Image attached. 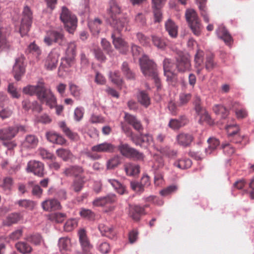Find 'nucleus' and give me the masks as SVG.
<instances>
[{
	"label": "nucleus",
	"mask_w": 254,
	"mask_h": 254,
	"mask_svg": "<svg viewBox=\"0 0 254 254\" xmlns=\"http://www.w3.org/2000/svg\"><path fill=\"white\" fill-rule=\"evenodd\" d=\"M139 62L143 75L146 77H152L154 80L157 88H159L160 79L158 77L156 64L146 55H144L141 58H140Z\"/></svg>",
	"instance_id": "1"
},
{
	"label": "nucleus",
	"mask_w": 254,
	"mask_h": 254,
	"mask_svg": "<svg viewBox=\"0 0 254 254\" xmlns=\"http://www.w3.org/2000/svg\"><path fill=\"white\" fill-rule=\"evenodd\" d=\"M115 149V146L113 144L105 142L93 146L90 150L86 151L85 154L88 158L96 160L102 158L99 153H112Z\"/></svg>",
	"instance_id": "2"
},
{
	"label": "nucleus",
	"mask_w": 254,
	"mask_h": 254,
	"mask_svg": "<svg viewBox=\"0 0 254 254\" xmlns=\"http://www.w3.org/2000/svg\"><path fill=\"white\" fill-rule=\"evenodd\" d=\"M186 20L192 33L196 36H199L202 26L196 11L192 9H187L185 13Z\"/></svg>",
	"instance_id": "3"
},
{
	"label": "nucleus",
	"mask_w": 254,
	"mask_h": 254,
	"mask_svg": "<svg viewBox=\"0 0 254 254\" xmlns=\"http://www.w3.org/2000/svg\"><path fill=\"white\" fill-rule=\"evenodd\" d=\"M60 19L64 23L66 30L73 33L76 27L77 18L65 6H63L60 15Z\"/></svg>",
	"instance_id": "4"
},
{
	"label": "nucleus",
	"mask_w": 254,
	"mask_h": 254,
	"mask_svg": "<svg viewBox=\"0 0 254 254\" xmlns=\"http://www.w3.org/2000/svg\"><path fill=\"white\" fill-rule=\"evenodd\" d=\"M27 131L25 126L16 125L0 129V139L10 140L15 137L18 132L25 133Z\"/></svg>",
	"instance_id": "5"
},
{
	"label": "nucleus",
	"mask_w": 254,
	"mask_h": 254,
	"mask_svg": "<svg viewBox=\"0 0 254 254\" xmlns=\"http://www.w3.org/2000/svg\"><path fill=\"white\" fill-rule=\"evenodd\" d=\"M175 60L176 66L178 72L184 73L190 70L191 59L188 54L179 51L177 53Z\"/></svg>",
	"instance_id": "6"
},
{
	"label": "nucleus",
	"mask_w": 254,
	"mask_h": 254,
	"mask_svg": "<svg viewBox=\"0 0 254 254\" xmlns=\"http://www.w3.org/2000/svg\"><path fill=\"white\" fill-rule=\"evenodd\" d=\"M44 41L48 46L51 45L53 43H56L59 45L63 46L66 43V39L62 30H50L48 31Z\"/></svg>",
	"instance_id": "7"
},
{
	"label": "nucleus",
	"mask_w": 254,
	"mask_h": 254,
	"mask_svg": "<svg viewBox=\"0 0 254 254\" xmlns=\"http://www.w3.org/2000/svg\"><path fill=\"white\" fill-rule=\"evenodd\" d=\"M118 149L121 154L127 158H132L138 160L143 159L144 155L142 153L131 147L127 143H121L118 146Z\"/></svg>",
	"instance_id": "8"
},
{
	"label": "nucleus",
	"mask_w": 254,
	"mask_h": 254,
	"mask_svg": "<svg viewBox=\"0 0 254 254\" xmlns=\"http://www.w3.org/2000/svg\"><path fill=\"white\" fill-rule=\"evenodd\" d=\"M32 20V13L28 6H25L23 11V17L19 29L22 36L26 35L29 31Z\"/></svg>",
	"instance_id": "9"
},
{
	"label": "nucleus",
	"mask_w": 254,
	"mask_h": 254,
	"mask_svg": "<svg viewBox=\"0 0 254 254\" xmlns=\"http://www.w3.org/2000/svg\"><path fill=\"white\" fill-rule=\"evenodd\" d=\"M112 16L111 18H108V21L111 27L114 29L113 32L120 35L121 32L125 29L127 30V26L128 20L126 17H117Z\"/></svg>",
	"instance_id": "10"
},
{
	"label": "nucleus",
	"mask_w": 254,
	"mask_h": 254,
	"mask_svg": "<svg viewBox=\"0 0 254 254\" xmlns=\"http://www.w3.org/2000/svg\"><path fill=\"white\" fill-rule=\"evenodd\" d=\"M78 234L82 254H91L92 246L87 238L85 230H80Z\"/></svg>",
	"instance_id": "11"
},
{
	"label": "nucleus",
	"mask_w": 254,
	"mask_h": 254,
	"mask_svg": "<svg viewBox=\"0 0 254 254\" xmlns=\"http://www.w3.org/2000/svg\"><path fill=\"white\" fill-rule=\"evenodd\" d=\"M60 50L53 49L49 54L45 63V66L48 69L52 70L57 67L60 57Z\"/></svg>",
	"instance_id": "12"
},
{
	"label": "nucleus",
	"mask_w": 254,
	"mask_h": 254,
	"mask_svg": "<svg viewBox=\"0 0 254 254\" xmlns=\"http://www.w3.org/2000/svg\"><path fill=\"white\" fill-rule=\"evenodd\" d=\"M27 170L32 172L39 177H43L45 175L44 165L43 163L36 160H31L27 164Z\"/></svg>",
	"instance_id": "13"
},
{
	"label": "nucleus",
	"mask_w": 254,
	"mask_h": 254,
	"mask_svg": "<svg viewBox=\"0 0 254 254\" xmlns=\"http://www.w3.org/2000/svg\"><path fill=\"white\" fill-rule=\"evenodd\" d=\"M45 89L44 83L42 81H39L37 85H28L25 87L23 89V92L24 93L30 95L36 94L38 98L40 99L39 95H41L43 93Z\"/></svg>",
	"instance_id": "14"
},
{
	"label": "nucleus",
	"mask_w": 254,
	"mask_h": 254,
	"mask_svg": "<svg viewBox=\"0 0 254 254\" xmlns=\"http://www.w3.org/2000/svg\"><path fill=\"white\" fill-rule=\"evenodd\" d=\"M24 59V57L21 56L15 60V63L13 67V73L17 80H19L21 76L25 72Z\"/></svg>",
	"instance_id": "15"
},
{
	"label": "nucleus",
	"mask_w": 254,
	"mask_h": 254,
	"mask_svg": "<svg viewBox=\"0 0 254 254\" xmlns=\"http://www.w3.org/2000/svg\"><path fill=\"white\" fill-rule=\"evenodd\" d=\"M76 45L74 42H70L67 44L65 51V61L68 66H71L76 56Z\"/></svg>",
	"instance_id": "16"
},
{
	"label": "nucleus",
	"mask_w": 254,
	"mask_h": 254,
	"mask_svg": "<svg viewBox=\"0 0 254 254\" xmlns=\"http://www.w3.org/2000/svg\"><path fill=\"white\" fill-rule=\"evenodd\" d=\"M42 207L43 210L48 212L59 210L62 208L60 201L56 198H49L43 201Z\"/></svg>",
	"instance_id": "17"
},
{
	"label": "nucleus",
	"mask_w": 254,
	"mask_h": 254,
	"mask_svg": "<svg viewBox=\"0 0 254 254\" xmlns=\"http://www.w3.org/2000/svg\"><path fill=\"white\" fill-rule=\"evenodd\" d=\"M111 37L115 47L119 49L121 53H126L128 50L127 43L120 37V35L115 32L112 33Z\"/></svg>",
	"instance_id": "18"
},
{
	"label": "nucleus",
	"mask_w": 254,
	"mask_h": 254,
	"mask_svg": "<svg viewBox=\"0 0 254 254\" xmlns=\"http://www.w3.org/2000/svg\"><path fill=\"white\" fill-rule=\"evenodd\" d=\"M193 139V135L190 133L182 132L179 133L176 136L177 143L184 147L190 146Z\"/></svg>",
	"instance_id": "19"
},
{
	"label": "nucleus",
	"mask_w": 254,
	"mask_h": 254,
	"mask_svg": "<svg viewBox=\"0 0 254 254\" xmlns=\"http://www.w3.org/2000/svg\"><path fill=\"white\" fill-rule=\"evenodd\" d=\"M116 195L115 194H110L104 197H99L93 201V205L95 206H103L116 202Z\"/></svg>",
	"instance_id": "20"
},
{
	"label": "nucleus",
	"mask_w": 254,
	"mask_h": 254,
	"mask_svg": "<svg viewBox=\"0 0 254 254\" xmlns=\"http://www.w3.org/2000/svg\"><path fill=\"white\" fill-rule=\"evenodd\" d=\"M40 96V100L43 103H46L50 108L55 106L56 99L51 91L45 89L43 93Z\"/></svg>",
	"instance_id": "21"
},
{
	"label": "nucleus",
	"mask_w": 254,
	"mask_h": 254,
	"mask_svg": "<svg viewBox=\"0 0 254 254\" xmlns=\"http://www.w3.org/2000/svg\"><path fill=\"white\" fill-rule=\"evenodd\" d=\"M84 172V169L78 165L70 166L64 169L63 174L66 177L73 176L75 178H78Z\"/></svg>",
	"instance_id": "22"
},
{
	"label": "nucleus",
	"mask_w": 254,
	"mask_h": 254,
	"mask_svg": "<svg viewBox=\"0 0 254 254\" xmlns=\"http://www.w3.org/2000/svg\"><path fill=\"white\" fill-rule=\"evenodd\" d=\"M144 208L138 205H130L129 216L134 221L140 220L141 216L144 214Z\"/></svg>",
	"instance_id": "23"
},
{
	"label": "nucleus",
	"mask_w": 254,
	"mask_h": 254,
	"mask_svg": "<svg viewBox=\"0 0 254 254\" xmlns=\"http://www.w3.org/2000/svg\"><path fill=\"white\" fill-rule=\"evenodd\" d=\"M126 121L131 125L134 129L140 132L143 129V127L140 122L135 116L126 113L125 116Z\"/></svg>",
	"instance_id": "24"
},
{
	"label": "nucleus",
	"mask_w": 254,
	"mask_h": 254,
	"mask_svg": "<svg viewBox=\"0 0 254 254\" xmlns=\"http://www.w3.org/2000/svg\"><path fill=\"white\" fill-rule=\"evenodd\" d=\"M59 246L63 254H67L71 251V244L70 239L68 237H63L59 240Z\"/></svg>",
	"instance_id": "25"
},
{
	"label": "nucleus",
	"mask_w": 254,
	"mask_h": 254,
	"mask_svg": "<svg viewBox=\"0 0 254 254\" xmlns=\"http://www.w3.org/2000/svg\"><path fill=\"white\" fill-rule=\"evenodd\" d=\"M218 36L223 40L227 45H231L233 43V39L227 30L224 27H219L217 31Z\"/></svg>",
	"instance_id": "26"
},
{
	"label": "nucleus",
	"mask_w": 254,
	"mask_h": 254,
	"mask_svg": "<svg viewBox=\"0 0 254 254\" xmlns=\"http://www.w3.org/2000/svg\"><path fill=\"white\" fill-rule=\"evenodd\" d=\"M99 229L103 236H106L109 239H113L116 237V233L111 226L101 224L99 225Z\"/></svg>",
	"instance_id": "27"
},
{
	"label": "nucleus",
	"mask_w": 254,
	"mask_h": 254,
	"mask_svg": "<svg viewBox=\"0 0 254 254\" xmlns=\"http://www.w3.org/2000/svg\"><path fill=\"white\" fill-rule=\"evenodd\" d=\"M58 125L65 135L71 140H76L78 139L77 133L72 131L64 121L60 122Z\"/></svg>",
	"instance_id": "28"
},
{
	"label": "nucleus",
	"mask_w": 254,
	"mask_h": 254,
	"mask_svg": "<svg viewBox=\"0 0 254 254\" xmlns=\"http://www.w3.org/2000/svg\"><path fill=\"white\" fill-rule=\"evenodd\" d=\"M85 179L84 176H80L73 179L70 187V189L75 192H80L83 188L85 183Z\"/></svg>",
	"instance_id": "29"
},
{
	"label": "nucleus",
	"mask_w": 254,
	"mask_h": 254,
	"mask_svg": "<svg viewBox=\"0 0 254 254\" xmlns=\"http://www.w3.org/2000/svg\"><path fill=\"white\" fill-rule=\"evenodd\" d=\"M188 123V120L186 116H183L179 119L170 120L168 126L172 129H179L181 127L185 126Z\"/></svg>",
	"instance_id": "30"
},
{
	"label": "nucleus",
	"mask_w": 254,
	"mask_h": 254,
	"mask_svg": "<svg viewBox=\"0 0 254 254\" xmlns=\"http://www.w3.org/2000/svg\"><path fill=\"white\" fill-rule=\"evenodd\" d=\"M232 107L238 119H242L248 116V113L246 109L242 107L241 105L239 103H233Z\"/></svg>",
	"instance_id": "31"
},
{
	"label": "nucleus",
	"mask_w": 254,
	"mask_h": 254,
	"mask_svg": "<svg viewBox=\"0 0 254 254\" xmlns=\"http://www.w3.org/2000/svg\"><path fill=\"white\" fill-rule=\"evenodd\" d=\"M109 6V18H111L112 16H114L115 18L119 17L118 15L121 13V8L117 1L115 0H110Z\"/></svg>",
	"instance_id": "32"
},
{
	"label": "nucleus",
	"mask_w": 254,
	"mask_h": 254,
	"mask_svg": "<svg viewBox=\"0 0 254 254\" xmlns=\"http://www.w3.org/2000/svg\"><path fill=\"white\" fill-rule=\"evenodd\" d=\"M165 28L169 35L175 38L178 35V27L171 19H169L165 23Z\"/></svg>",
	"instance_id": "33"
},
{
	"label": "nucleus",
	"mask_w": 254,
	"mask_h": 254,
	"mask_svg": "<svg viewBox=\"0 0 254 254\" xmlns=\"http://www.w3.org/2000/svg\"><path fill=\"white\" fill-rule=\"evenodd\" d=\"M108 181L118 193L123 194L126 192L125 186L118 181L115 179H109Z\"/></svg>",
	"instance_id": "34"
},
{
	"label": "nucleus",
	"mask_w": 254,
	"mask_h": 254,
	"mask_svg": "<svg viewBox=\"0 0 254 254\" xmlns=\"http://www.w3.org/2000/svg\"><path fill=\"white\" fill-rule=\"evenodd\" d=\"M204 53L201 50H198L196 54L195 55L194 57V62H195V66L196 68H197V73L199 74L203 66V57Z\"/></svg>",
	"instance_id": "35"
},
{
	"label": "nucleus",
	"mask_w": 254,
	"mask_h": 254,
	"mask_svg": "<svg viewBox=\"0 0 254 254\" xmlns=\"http://www.w3.org/2000/svg\"><path fill=\"white\" fill-rule=\"evenodd\" d=\"M38 142V138L33 135H27L23 143L24 147L33 148L37 146Z\"/></svg>",
	"instance_id": "36"
},
{
	"label": "nucleus",
	"mask_w": 254,
	"mask_h": 254,
	"mask_svg": "<svg viewBox=\"0 0 254 254\" xmlns=\"http://www.w3.org/2000/svg\"><path fill=\"white\" fill-rule=\"evenodd\" d=\"M191 161L188 158L179 159L174 163V166L181 169H186L191 165Z\"/></svg>",
	"instance_id": "37"
},
{
	"label": "nucleus",
	"mask_w": 254,
	"mask_h": 254,
	"mask_svg": "<svg viewBox=\"0 0 254 254\" xmlns=\"http://www.w3.org/2000/svg\"><path fill=\"white\" fill-rule=\"evenodd\" d=\"M125 170L128 176H134L139 173V166L131 163L126 164L125 165Z\"/></svg>",
	"instance_id": "38"
},
{
	"label": "nucleus",
	"mask_w": 254,
	"mask_h": 254,
	"mask_svg": "<svg viewBox=\"0 0 254 254\" xmlns=\"http://www.w3.org/2000/svg\"><path fill=\"white\" fill-rule=\"evenodd\" d=\"M20 218L19 214L11 213L6 217L3 223L4 225L10 226L18 222L20 220Z\"/></svg>",
	"instance_id": "39"
},
{
	"label": "nucleus",
	"mask_w": 254,
	"mask_h": 254,
	"mask_svg": "<svg viewBox=\"0 0 254 254\" xmlns=\"http://www.w3.org/2000/svg\"><path fill=\"white\" fill-rule=\"evenodd\" d=\"M57 155L62 158L64 161H67L72 158V154L68 149L64 148H60L56 151Z\"/></svg>",
	"instance_id": "40"
},
{
	"label": "nucleus",
	"mask_w": 254,
	"mask_h": 254,
	"mask_svg": "<svg viewBox=\"0 0 254 254\" xmlns=\"http://www.w3.org/2000/svg\"><path fill=\"white\" fill-rule=\"evenodd\" d=\"M13 185V180L11 177H7L2 180H0V187L4 190H10Z\"/></svg>",
	"instance_id": "41"
},
{
	"label": "nucleus",
	"mask_w": 254,
	"mask_h": 254,
	"mask_svg": "<svg viewBox=\"0 0 254 254\" xmlns=\"http://www.w3.org/2000/svg\"><path fill=\"white\" fill-rule=\"evenodd\" d=\"M22 107L23 109L27 111L30 109L33 110H37L39 112L42 110L41 106L38 104L37 102H34L31 103L28 100H25L22 102Z\"/></svg>",
	"instance_id": "42"
},
{
	"label": "nucleus",
	"mask_w": 254,
	"mask_h": 254,
	"mask_svg": "<svg viewBox=\"0 0 254 254\" xmlns=\"http://www.w3.org/2000/svg\"><path fill=\"white\" fill-rule=\"evenodd\" d=\"M207 142L208 143V147L205 149V152L207 154H211L220 144L219 141L213 137L209 138Z\"/></svg>",
	"instance_id": "43"
},
{
	"label": "nucleus",
	"mask_w": 254,
	"mask_h": 254,
	"mask_svg": "<svg viewBox=\"0 0 254 254\" xmlns=\"http://www.w3.org/2000/svg\"><path fill=\"white\" fill-rule=\"evenodd\" d=\"M137 98L138 102L145 107H147L150 103V98L145 91H141L139 92Z\"/></svg>",
	"instance_id": "44"
},
{
	"label": "nucleus",
	"mask_w": 254,
	"mask_h": 254,
	"mask_svg": "<svg viewBox=\"0 0 254 254\" xmlns=\"http://www.w3.org/2000/svg\"><path fill=\"white\" fill-rule=\"evenodd\" d=\"M102 21L98 18H95L94 20L88 22V26L91 31L94 33H98L100 30V25Z\"/></svg>",
	"instance_id": "45"
},
{
	"label": "nucleus",
	"mask_w": 254,
	"mask_h": 254,
	"mask_svg": "<svg viewBox=\"0 0 254 254\" xmlns=\"http://www.w3.org/2000/svg\"><path fill=\"white\" fill-rule=\"evenodd\" d=\"M196 1L199 4L198 7L200 10L201 15L203 17L204 21L208 23L209 22V18L205 9L206 0H196Z\"/></svg>",
	"instance_id": "46"
},
{
	"label": "nucleus",
	"mask_w": 254,
	"mask_h": 254,
	"mask_svg": "<svg viewBox=\"0 0 254 254\" xmlns=\"http://www.w3.org/2000/svg\"><path fill=\"white\" fill-rule=\"evenodd\" d=\"M18 251L22 254H28L32 251L31 247L25 242H18L15 245Z\"/></svg>",
	"instance_id": "47"
},
{
	"label": "nucleus",
	"mask_w": 254,
	"mask_h": 254,
	"mask_svg": "<svg viewBox=\"0 0 254 254\" xmlns=\"http://www.w3.org/2000/svg\"><path fill=\"white\" fill-rule=\"evenodd\" d=\"M152 41L153 45L160 49H164L166 46V43L165 40L156 36H152Z\"/></svg>",
	"instance_id": "48"
},
{
	"label": "nucleus",
	"mask_w": 254,
	"mask_h": 254,
	"mask_svg": "<svg viewBox=\"0 0 254 254\" xmlns=\"http://www.w3.org/2000/svg\"><path fill=\"white\" fill-rule=\"evenodd\" d=\"M121 163L120 158L119 156H115L110 159L107 162V169H113Z\"/></svg>",
	"instance_id": "49"
},
{
	"label": "nucleus",
	"mask_w": 254,
	"mask_h": 254,
	"mask_svg": "<svg viewBox=\"0 0 254 254\" xmlns=\"http://www.w3.org/2000/svg\"><path fill=\"white\" fill-rule=\"evenodd\" d=\"M122 70L124 74L128 79H134L135 77L134 73L129 68L128 64L124 62L122 65Z\"/></svg>",
	"instance_id": "50"
},
{
	"label": "nucleus",
	"mask_w": 254,
	"mask_h": 254,
	"mask_svg": "<svg viewBox=\"0 0 254 254\" xmlns=\"http://www.w3.org/2000/svg\"><path fill=\"white\" fill-rule=\"evenodd\" d=\"M214 112L217 115H221L222 118H225L228 114L227 109L222 105H215L213 107Z\"/></svg>",
	"instance_id": "51"
},
{
	"label": "nucleus",
	"mask_w": 254,
	"mask_h": 254,
	"mask_svg": "<svg viewBox=\"0 0 254 254\" xmlns=\"http://www.w3.org/2000/svg\"><path fill=\"white\" fill-rule=\"evenodd\" d=\"M136 37L139 44L143 46H148L150 45V38L141 32H137Z\"/></svg>",
	"instance_id": "52"
},
{
	"label": "nucleus",
	"mask_w": 254,
	"mask_h": 254,
	"mask_svg": "<svg viewBox=\"0 0 254 254\" xmlns=\"http://www.w3.org/2000/svg\"><path fill=\"white\" fill-rule=\"evenodd\" d=\"M226 129L228 133V138H230L234 135L239 133L240 127L237 125H228Z\"/></svg>",
	"instance_id": "53"
},
{
	"label": "nucleus",
	"mask_w": 254,
	"mask_h": 254,
	"mask_svg": "<svg viewBox=\"0 0 254 254\" xmlns=\"http://www.w3.org/2000/svg\"><path fill=\"white\" fill-rule=\"evenodd\" d=\"M164 3H160L158 5L155 6L154 4L152 3V7L153 9V13L155 22H159L162 19V13L161 12V8Z\"/></svg>",
	"instance_id": "54"
},
{
	"label": "nucleus",
	"mask_w": 254,
	"mask_h": 254,
	"mask_svg": "<svg viewBox=\"0 0 254 254\" xmlns=\"http://www.w3.org/2000/svg\"><path fill=\"white\" fill-rule=\"evenodd\" d=\"M65 218L66 215L63 213H54L51 214L50 216V220L56 223H62Z\"/></svg>",
	"instance_id": "55"
},
{
	"label": "nucleus",
	"mask_w": 254,
	"mask_h": 254,
	"mask_svg": "<svg viewBox=\"0 0 254 254\" xmlns=\"http://www.w3.org/2000/svg\"><path fill=\"white\" fill-rule=\"evenodd\" d=\"M38 152L39 155L44 159H49L51 160H55L56 159V157L52 153L45 148H39L38 149Z\"/></svg>",
	"instance_id": "56"
},
{
	"label": "nucleus",
	"mask_w": 254,
	"mask_h": 254,
	"mask_svg": "<svg viewBox=\"0 0 254 254\" xmlns=\"http://www.w3.org/2000/svg\"><path fill=\"white\" fill-rule=\"evenodd\" d=\"M69 89L70 94L74 97L79 98L81 93V88L73 83L69 84Z\"/></svg>",
	"instance_id": "57"
},
{
	"label": "nucleus",
	"mask_w": 254,
	"mask_h": 254,
	"mask_svg": "<svg viewBox=\"0 0 254 254\" xmlns=\"http://www.w3.org/2000/svg\"><path fill=\"white\" fill-rule=\"evenodd\" d=\"M194 109L198 115L205 113L206 110L201 105V100L199 97H196L194 101Z\"/></svg>",
	"instance_id": "58"
},
{
	"label": "nucleus",
	"mask_w": 254,
	"mask_h": 254,
	"mask_svg": "<svg viewBox=\"0 0 254 254\" xmlns=\"http://www.w3.org/2000/svg\"><path fill=\"white\" fill-rule=\"evenodd\" d=\"M79 214L83 218L88 219H93L95 217V214L91 210L85 208H81Z\"/></svg>",
	"instance_id": "59"
},
{
	"label": "nucleus",
	"mask_w": 254,
	"mask_h": 254,
	"mask_svg": "<svg viewBox=\"0 0 254 254\" xmlns=\"http://www.w3.org/2000/svg\"><path fill=\"white\" fill-rule=\"evenodd\" d=\"M164 173L160 171H156L154 173V184L156 186H160L164 182Z\"/></svg>",
	"instance_id": "60"
},
{
	"label": "nucleus",
	"mask_w": 254,
	"mask_h": 254,
	"mask_svg": "<svg viewBox=\"0 0 254 254\" xmlns=\"http://www.w3.org/2000/svg\"><path fill=\"white\" fill-rule=\"evenodd\" d=\"M77 222L75 219L68 220L64 225V230L66 232H70L77 226Z\"/></svg>",
	"instance_id": "61"
},
{
	"label": "nucleus",
	"mask_w": 254,
	"mask_h": 254,
	"mask_svg": "<svg viewBox=\"0 0 254 254\" xmlns=\"http://www.w3.org/2000/svg\"><path fill=\"white\" fill-rule=\"evenodd\" d=\"M18 204L20 206L28 208L30 210L33 209L35 206V203L33 201L27 199L19 200L18 202Z\"/></svg>",
	"instance_id": "62"
},
{
	"label": "nucleus",
	"mask_w": 254,
	"mask_h": 254,
	"mask_svg": "<svg viewBox=\"0 0 254 254\" xmlns=\"http://www.w3.org/2000/svg\"><path fill=\"white\" fill-rule=\"evenodd\" d=\"M141 146H147L153 142V137L149 134H141Z\"/></svg>",
	"instance_id": "63"
},
{
	"label": "nucleus",
	"mask_w": 254,
	"mask_h": 254,
	"mask_svg": "<svg viewBox=\"0 0 254 254\" xmlns=\"http://www.w3.org/2000/svg\"><path fill=\"white\" fill-rule=\"evenodd\" d=\"M28 50H29V53L34 55L37 58H38L41 53V51L39 47L34 43H31L29 45Z\"/></svg>",
	"instance_id": "64"
}]
</instances>
